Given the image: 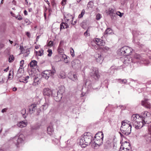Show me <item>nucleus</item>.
Here are the masks:
<instances>
[{"mask_svg": "<svg viewBox=\"0 0 151 151\" xmlns=\"http://www.w3.org/2000/svg\"><path fill=\"white\" fill-rule=\"evenodd\" d=\"M140 116L138 114H133L131 117V123L133 126L137 129L141 128L144 125V123Z\"/></svg>", "mask_w": 151, "mask_h": 151, "instance_id": "1", "label": "nucleus"}, {"mask_svg": "<svg viewBox=\"0 0 151 151\" xmlns=\"http://www.w3.org/2000/svg\"><path fill=\"white\" fill-rule=\"evenodd\" d=\"M132 51V50L131 47L124 46L118 50V54L122 56H127L131 54Z\"/></svg>", "mask_w": 151, "mask_h": 151, "instance_id": "2", "label": "nucleus"}, {"mask_svg": "<svg viewBox=\"0 0 151 151\" xmlns=\"http://www.w3.org/2000/svg\"><path fill=\"white\" fill-rule=\"evenodd\" d=\"M141 116L142 121L144 124H149L151 122V115L147 111H145L142 113Z\"/></svg>", "mask_w": 151, "mask_h": 151, "instance_id": "3", "label": "nucleus"}, {"mask_svg": "<svg viewBox=\"0 0 151 151\" xmlns=\"http://www.w3.org/2000/svg\"><path fill=\"white\" fill-rule=\"evenodd\" d=\"M55 72V68L53 66L51 70H46L44 71L42 73V75L44 78L48 79L50 76L53 77Z\"/></svg>", "mask_w": 151, "mask_h": 151, "instance_id": "4", "label": "nucleus"}, {"mask_svg": "<svg viewBox=\"0 0 151 151\" xmlns=\"http://www.w3.org/2000/svg\"><path fill=\"white\" fill-rule=\"evenodd\" d=\"M121 124L122 126L120 127V129L126 130L129 129V130H131L132 126L130 123V121L125 120L122 122Z\"/></svg>", "mask_w": 151, "mask_h": 151, "instance_id": "5", "label": "nucleus"}, {"mask_svg": "<svg viewBox=\"0 0 151 151\" xmlns=\"http://www.w3.org/2000/svg\"><path fill=\"white\" fill-rule=\"evenodd\" d=\"M90 75L92 78L96 80L98 79L100 77L98 70L95 68L92 67L91 69Z\"/></svg>", "mask_w": 151, "mask_h": 151, "instance_id": "6", "label": "nucleus"}, {"mask_svg": "<svg viewBox=\"0 0 151 151\" xmlns=\"http://www.w3.org/2000/svg\"><path fill=\"white\" fill-rule=\"evenodd\" d=\"M83 136L86 143V145H90L93 139L91 134L90 133L87 132L85 133Z\"/></svg>", "mask_w": 151, "mask_h": 151, "instance_id": "7", "label": "nucleus"}, {"mask_svg": "<svg viewBox=\"0 0 151 151\" xmlns=\"http://www.w3.org/2000/svg\"><path fill=\"white\" fill-rule=\"evenodd\" d=\"M63 92V90L62 91L59 90L57 92L54 91L53 96L56 101H58L60 100L62 97V94Z\"/></svg>", "mask_w": 151, "mask_h": 151, "instance_id": "8", "label": "nucleus"}, {"mask_svg": "<svg viewBox=\"0 0 151 151\" xmlns=\"http://www.w3.org/2000/svg\"><path fill=\"white\" fill-rule=\"evenodd\" d=\"M22 136L23 135L21 134L18 137L16 136L13 137L11 138L10 140L12 141H13L17 146L23 141V139L22 138Z\"/></svg>", "mask_w": 151, "mask_h": 151, "instance_id": "9", "label": "nucleus"}, {"mask_svg": "<svg viewBox=\"0 0 151 151\" xmlns=\"http://www.w3.org/2000/svg\"><path fill=\"white\" fill-rule=\"evenodd\" d=\"M71 66L73 69L76 70L80 68L81 67L80 60L78 59L73 60L71 62Z\"/></svg>", "mask_w": 151, "mask_h": 151, "instance_id": "10", "label": "nucleus"}, {"mask_svg": "<svg viewBox=\"0 0 151 151\" xmlns=\"http://www.w3.org/2000/svg\"><path fill=\"white\" fill-rule=\"evenodd\" d=\"M103 138H101L98 137L97 138H94L93 140L94 141V143L93 144L94 146V148L96 149V147H99L100 145H102L103 142Z\"/></svg>", "mask_w": 151, "mask_h": 151, "instance_id": "11", "label": "nucleus"}, {"mask_svg": "<svg viewBox=\"0 0 151 151\" xmlns=\"http://www.w3.org/2000/svg\"><path fill=\"white\" fill-rule=\"evenodd\" d=\"M54 91L52 90L49 88H45L43 89V94L45 96H53Z\"/></svg>", "mask_w": 151, "mask_h": 151, "instance_id": "12", "label": "nucleus"}, {"mask_svg": "<svg viewBox=\"0 0 151 151\" xmlns=\"http://www.w3.org/2000/svg\"><path fill=\"white\" fill-rule=\"evenodd\" d=\"M28 108L29 113L32 114L35 112L36 109L37 105L35 104H32L29 106Z\"/></svg>", "mask_w": 151, "mask_h": 151, "instance_id": "13", "label": "nucleus"}, {"mask_svg": "<svg viewBox=\"0 0 151 151\" xmlns=\"http://www.w3.org/2000/svg\"><path fill=\"white\" fill-rule=\"evenodd\" d=\"M134 57L135 59H137L138 61L139 60V61H140L141 62H144L145 61L146 62V63L147 64H148L149 63L148 61L147 60L144 58H142L139 55L137 54H135L134 56ZM141 63H142V62Z\"/></svg>", "mask_w": 151, "mask_h": 151, "instance_id": "14", "label": "nucleus"}, {"mask_svg": "<svg viewBox=\"0 0 151 151\" xmlns=\"http://www.w3.org/2000/svg\"><path fill=\"white\" fill-rule=\"evenodd\" d=\"M95 57L97 62L100 63H102L103 58L101 54L96 53L95 54Z\"/></svg>", "mask_w": 151, "mask_h": 151, "instance_id": "15", "label": "nucleus"}, {"mask_svg": "<svg viewBox=\"0 0 151 151\" xmlns=\"http://www.w3.org/2000/svg\"><path fill=\"white\" fill-rule=\"evenodd\" d=\"M147 99H145L144 100L142 101L141 104L146 108L150 109L151 108L150 104L147 101Z\"/></svg>", "mask_w": 151, "mask_h": 151, "instance_id": "16", "label": "nucleus"}, {"mask_svg": "<svg viewBox=\"0 0 151 151\" xmlns=\"http://www.w3.org/2000/svg\"><path fill=\"white\" fill-rule=\"evenodd\" d=\"M121 148H124L125 149L131 150V146L129 143L128 142H125L123 143L120 147Z\"/></svg>", "mask_w": 151, "mask_h": 151, "instance_id": "17", "label": "nucleus"}, {"mask_svg": "<svg viewBox=\"0 0 151 151\" xmlns=\"http://www.w3.org/2000/svg\"><path fill=\"white\" fill-rule=\"evenodd\" d=\"M73 18V17L69 14L66 13L64 15V19L65 21L67 22L71 20V21L72 22Z\"/></svg>", "mask_w": 151, "mask_h": 151, "instance_id": "18", "label": "nucleus"}, {"mask_svg": "<svg viewBox=\"0 0 151 151\" xmlns=\"http://www.w3.org/2000/svg\"><path fill=\"white\" fill-rule=\"evenodd\" d=\"M20 49L21 50L22 53L25 54V56H27L29 53V50L28 49H26L25 50L23 47L20 46Z\"/></svg>", "mask_w": 151, "mask_h": 151, "instance_id": "19", "label": "nucleus"}, {"mask_svg": "<svg viewBox=\"0 0 151 151\" xmlns=\"http://www.w3.org/2000/svg\"><path fill=\"white\" fill-rule=\"evenodd\" d=\"M27 124V122L22 121L18 122L17 123V126L20 128H23L26 127Z\"/></svg>", "mask_w": 151, "mask_h": 151, "instance_id": "20", "label": "nucleus"}, {"mask_svg": "<svg viewBox=\"0 0 151 151\" xmlns=\"http://www.w3.org/2000/svg\"><path fill=\"white\" fill-rule=\"evenodd\" d=\"M79 144L80 145L83 147H85L87 145L83 136L81 137V138L80 139Z\"/></svg>", "mask_w": 151, "mask_h": 151, "instance_id": "21", "label": "nucleus"}, {"mask_svg": "<svg viewBox=\"0 0 151 151\" xmlns=\"http://www.w3.org/2000/svg\"><path fill=\"white\" fill-rule=\"evenodd\" d=\"M93 6V2L92 1H89L87 4L86 9L91 10L92 9Z\"/></svg>", "mask_w": 151, "mask_h": 151, "instance_id": "22", "label": "nucleus"}, {"mask_svg": "<svg viewBox=\"0 0 151 151\" xmlns=\"http://www.w3.org/2000/svg\"><path fill=\"white\" fill-rule=\"evenodd\" d=\"M47 133L50 135L52 134L54 132L53 127L52 125L49 126L47 129Z\"/></svg>", "mask_w": 151, "mask_h": 151, "instance_id": "23", "label": "nucleus"}, {"mask_svg": "<svg viewBox=\"0 0 151 151\" xmlns=\"http://www.w3.org/2000/svg\"><path fill=\"white\" fill-rule=\"evenodd\" d=\"M69 26L66 23L62 22L60 24V29H66L68 28Z\"/></svg>", "mask_w": 151, "mask_h": 151, "instance_id": "24", "label": "nucleus"}, {"mask_svg": "<svg viewBox=\"0 0 151 151\" xmlns=\"http://www.w3.org/2000/svg\"><path fill=\"white\" fill-rule=\"evenodd\" d=\"M121 132L124 135L127 136L129 135L131 132V130L128 129L126 130H122L120 129Z\"/></svg>", "mask_w": 151, "mask_h": 151, "instance_id": "25", "label": "nucleus"}, {"mask_svg": "<svg viewBox=\"0 0 151 151\" xmlns=\"http://www.w3.org/2000/svg\"><path fill=\"white\" fill-rule=\"evenodd\" d=\"M49 105V101H46L44 104L42 105L41 108L43 110H45L47 108Z\"/></svg>", "mask_w": 151, "mask_h": 151, "instance_id": "26", "label": "nucleus"}, {"mask_svg": "<svg viewBox=\"0 0 151 151\" xmlns=\"http://www.w3.org/2000/svg\"><path fill=\"white\" fill-rule=\"evenodd\" d=\"M98 137L101 138H103L104 134L102 132H99L96 134L94 138H98Z\"/></svg>", "mask_w": 151, "mask_h": 151, "instance_id": "27", "label": "nucleus"}, {"mask_svg": "<svg viewBox=\"0 0 151 151\" xmlns=\"http://www.w3.org/2000/svg\"><path fill=\"white\" fill-rule=\"evenodd\" d=\"M69 76L70 78L73 81L76 80L77 79V76L74 73H69Z\"/></svg>", "mask_w": 151, "mask_h": 151, "instance_id": "28", "label": "nucleus"}, {"mask_svg": "<svg viewBox=\"0 0 151 151\" xmlns=\"http://www.w3.org/2000/svg\"><path fill=\"white\" fill-rule=\"evenodd\" d=\"M117 81L121 84H126L127 82V80L125 79H121L120 78L117 79Z\"/></svg>", "mask_w": 151, "mask_h": 151, "instance_id": "29", "label": "nucleus"}, {"mask_svg": "<svg viewBox=\"0 0 151 151\" xmlns=\"http://www.w3.org/2000/svg\"><path fill=\"white\" fill-rule=\"evenodd\" d=\"M39 83H40V82L38 78L35 77L34 78V82L33 83V85L36 86L37 85H38Z\"/></svg>", "mask_w": 151, "mask_h": 151, "instance_id": "30", "label": "nucleus"}, {"mask_svg": "<svg viewBox=\"0 0 151 151\" xmlns=\"http://www.w3.org/2000/svg\"><path fill=\"white\" fill-rule=\"evenodd\" d=\"M63 58L64 59V61L65 63H68L69 60H70V58L68 57L65 55H64L63 56Z\"/></svg>", "mask_w": 151, "mask_h": 151, "instance_id": "31", "label": "nucleus"}, {"mask_svg": "<svg viewBox=\"0 0 151 151\" xmlns=\"http://www.w3.org/2000/svg\"><path fill=\"white\" fill-rule=\"evenodd\" d=\"M116 12V11L114 9L110 8L109 9L108 11V13L110 16Z\"/></svg>", "mask_w": 151, "mask_h": 151, "instance_id": "32", "label": "nucleus"}, {"mask_svg": "<svg viewBox=\"0 0 151 151\" xmlns=\"http://www.w3.org/2000/svg\"><path fill=\"white\" fill-rule=\"evenodd\" d=\"M111 145L108 143L105 144L104 145V148L106 150H109L111 148Z\"/></svg>", "mask_w": 151, "mask_h": 151, "instance_id": "33", "label": "nucleus"}, {"mask_svg": "<svg viewBox=\"0 0 151 151\" xmlns=\"http://www.w3.org/2000/svg\"><path fill=\"white\" fill-rule=\"evenodd\" d=\"M37 62L35 60H32L30 63V66L34 67L37 65Z\"/></svg>", "mask_w": 151, "mask_h": 151, "instance_id": "34", "label": "nucleus"}, {"mask_svg": "<svg viewBox=\"0 0 151 151\" xmlns=\"http://www.w3.org/2000/svg\"><path fill=\"white\" fill-rule=\"evenodd\" d=\"M26 109H23L21 111V113L23 117L25 118L26 117L27 114H26Z\"/></svg>", "mask_w": 151, "mask_h": 151, "instance_id": "35", "label": "nucleus"}, {"mask_svg": "<svg viewBox=\"0 0 151 151\" xmlns=\"http://www.w3.org/2000/svg\"><path fill=\"white\" fill-rule=\"evenodd\" d=\"M5 80V77L3 76H0V84L3 83Z\"/></svg>", "mask_w": 151, "mask_h": 151, "instance_id": "36", "label": "nucleus"}, {"mask_svg": "<svg viewBox=\"0 0 151 151\" xmlns=\"http://www.w3.org/2000/svg\"><path fill=\"white\" fill-rule=\"evenodd\" d=\"M66 77V76L65 72H62L60 74L59 77L62 78H65Z\"/></svg>", "mask_w": 151, "mask_h": 151, "instance_id": "37", "label": "nucleus"}, {"mask_svg": "<svg viewBox=\"0 0 151 151\" xmlns=\"http://www.w3.org/2000/svg\"><path fill=\"white\" fill-rule=\"evenodd\" d=\"M112 20H116V19L117 15L116 12L110 16Z\"/></svg>", "mask_w": 151, "mask_h": 151, "instance_id": "38", "label": "nucleus"}, {"mask_svg": "<svg viewBox=\"0 0 151 151\" xmlns=\"http://www.w3.org/2000/svg\"><path fill=\"white\" fill-rule=\"evenodd\" d=\"M112 32V30L110 28H108L105 31L104 34L105 35L110 34Z\"/></svg>", "mask_w": 151, "mask_h": 151, "instance_id": "39", "label": "nucleus"}, {"mask_svg": "<svg viewBox=\"0 0 151 151\" xmlns=\"http://www.w3.org/2000/svg\"><path fill=\"white\" fill-rule=\"evenodd\" d=\"M85 12V10L84 9H83L82 11L81 12L80 14L78 15V18H81L83 17V15H84Z\"/></svg>", "mask_w": 151, "mask_h": 151, "instance_id": "40", "label": "nucleus"}, {"mask_svg": "<svg viewBox=\"0 0 151 151\" xmlns=\"http://www.w3.org/2000/svg\"><path fill=\"white\" fill-rule=\"evenodd\" d=\"M36 54L39 56H41L43 54V50H41L38 51L36 52Z\"/></svg>", "mask_w": 151, "mask_h": 151, "instance_id": "41", "label": "nucleus"}, {"mask_svg": "<svg viewBox=\"0 0 151 151\" xmlns=\"http://www.w3.org/2000/svg\"><path fill=\"white\" fill-rule=\"evenodd\" d=\"M14 57L13 55H11L9 58V63L12 62L14 60Z\"/></svg>", "mask_w": 151, "mask_h": 151, "instance_id": "42", "label": "nucleus"}, {"mask_svg": "<svg viewBox=\"0 0 151 151\" xmlns=\"http://www.w3.org/2000/svg\"><path fill=\"white\" fill-rule=\"evenodd\" d=\"M124 63V64H129L130 63V60L129 59H128V58L127 57H125Z\"/></svg>", "mask_w": 151, "mask_h": 151, "instance_id": "43", "label": "nucleus"}, {"mask_svg": "<svg viewBox=\"0 0 151 151\" xmlns=\"http://www.w3.org/2000/svg\"><path fill=\"white\" fill-rule=\"evenodd\" d=\"M70 52L72 57H73L75 56V54L74 50L72 48H70Z\"/></svg>", "mask_w": 151, "mask_h": 151, "instance_id": "44", "label": "nucleus"}, {"mask_svg": "<svg viewBox=\"0 0 151 151\" xmlns=\"http://www.w3.org/2000/svg\"><path fill=\"white\" fill-rule=\"evenodd\" d=\"M102 49L105 52H106L109 50L110 48L107 46H105L102 48Z\"/></svg>", "mask_w": 151, "mask_h": 151, "instance_id": "45", "label": "nucleus"}, {"mask_svg": "<svg viewBox=\"0 0 151 151\" xmlns=\"http://www.w3.org/2000/svg\"><path fill=\"white\" fill-rule=\"evenodd\" d=\"M47 52H48V54L47 55L49 57L51 56L52 54V50L50 49H48L47 50Z\"/></svg>", "mask_w": 151, "mask_h": 151, "instance_id": "46", "label": "nucleus"}, {"mask_svg": "<svg viewBox=\"0 0 151 151\" xmlns=\"http://www.w3.org/2000/svg\"><path fill=\"white\" fill-rule=\"evenodd\" d=\"M101 39L99 38H96L94 39V41L95 42V43L98 45V44L99 43Z\"/></svg>", "mask_w": 151, "mask_h": 151, "instance_id": "47", "label": "nucleus"}, {"mask_svg": "<svg viewBox=\"0 0 151 151\" xmlns=\"http://www.w3.org/2000/svg\"><path fill=\"white\" fill-rule=\"evenodd\" d=\"M116 14L117 16V15H118L121 17L122 16L123 14V13H121L119 11H118V12H116Z\"/></svg>", "mask_w": 151, "mask_h": 151, "instance_id": "48", "label": "nucleus"}, {"mask_svg": "<svg viewBox=\"0 0 151 151\" xmlns=\"http://www.w3.org/2000/svg\"><path fill=\"white\" fill-rule=\"evenodd\" d=\"M23 68L22 67H20L18 69V73H21L23 71Z\"/></svg>", "mask_w": 151, "mask_h": 151, "instance_id": "49", "label": "nucleus"}, {"mask_svg": "<svg viewBox=\"0 0 151 151\" xmlns=\"http://www.w3.org/2000/svg\"><path fill=\"white\" fill-rule=\"evenodd\" d=\"M104 43L103 41L102 40H101V39L100 42L98 44V45H99L102 46L104 45Z\"/></svg>", "mask_w": 151, "mask_h": 151, "instance_id": "50", "label": "nucleus"}, {"mask_svg": "<svg viewBox=\"0 0 151 151\" xmlns=\"http://www.w3.org/2000/svg\"><path fill=\"white\" fill-rule=\"evenodd\" d=\"M101 18V15L100 14H97L96 16V19L97 20H99Z\"/></svg>", "mask_w": 151, "mask_h": 151, "instance_id": "51", "label": "nucleus"}, {"mask_svg": "<svg viewBox=\"0 0 151 151\" xmlns=\"http://www.w3.org/2000/svg\"><path fill=\"white\" fill-rule=\"evenodd\" d=\"M25 77H23L20 80V82H23L24 83H27V82H26V81H25V79H24V78Z\"/></svg>", "mask_w": 151, "mask_h": 151, "instance_id": "52", "label": "nucleus"}, {"mask_svg": "<svg viewBox=\"0 0 151 151\" xmlns=\"http://www.w3.org/2000/svg\"><path fill=\"white\" fill-rule=\"evenodd\" d=\"M48 45L50 46H52L53 45V42L52 41H50L48 44Z\"/></svg>", "mask_w": 151, "mask_h": 151, "instance_id": "53", "label": "nucleus"}, {"mask_svg": "<svg viewBox=\"0 0 151 151\" xmlns=\"http://www.w3.org/2000/svg\"><path fill=\"white\" fill-rule=\"evenodd\" d=\"M24 64V60H22L20 62V66L21 67H23V65Z\"/></svg>", "mask_w": 151, "mask_h": 151, "instance_id": "54", "label": "nucleus"}, {"mask_svg": "<svg viewBox=\"0 0 151 151\" xmlns=\"http://www.w3.org/2000/svg\"><path fill=\"white\" fill-rule=\"evenodd\" d=\"M66 0H62L61 2V4L62 5H64L66 4Z\"/></svg>", "mask_w": 151, "mask_h": 151, "instance_id": "55", "label": "nucleus"}, {"mask_svg": "<svg viewBox=\"0 0 151 151\" xmlns=\"http://www.w3.org/2000/svg\"><path fill=\"white\" fill-rule=\"evenodd\" d=\"M120 151H130V150H128L125 149L124 148H121V147H120Z\"/></svg>", "mask_w": 151, "mask_h": 151, "instance_id": "56", "label": "nucleus"}, {"mask_svg": "<svg viewBox=\"0 0 151 151\" xmlns=\"http://www.w3.org/2000/svg\"><path fill=\"white\" fill-rule=\"evenodd\" d=\"M26 35L29 38H30L31 37L30 36V33L29 32H26Z\"/></svg>", "mask_w": 151, "mask_h": 151, "instance_id": "57", "label": "nucleus"}, {"mask_svg": "<svg viewBox=\"0 0 151 151\" xmlns=\"http://www.w3.org/2000/svg\"><path fill=\"white\" fill-rule=\"evenodd\" d=\"M17 18L18 20H21L22 19V17L20 15H19V16L17 17Z\"/></svg>", "mask_w": 151, "mask_h": 151, "instance_id": "58", "label": "nucleus"}, {"mask_svg": "<svg viewBox=\"0 0 151 151\" xmlns=\"http://www.w3.org/2000/svg\"><path fill=\"white\" fill-rule=\"evenodd\" d=\"M7 108H4V109H3L1 110V112L2 113H4L5 112H6L7 110Z\"/></svg>", "mask_w": 151, "mask_h": 151, "instance_id": "59", "label": "nucleus"}, {"mask_svg": "<svg viewBox=\"0 0 151 151\" xmlns=\"http://www.w3.org/2000/svg\"><path fill=\"white\" fill-rule=\"evenodd\" d=\"M88 30H87L84 33V35L85 36H89V34L88 33Z\"/></svg>", "mask_w": 151, "mask_h": 151, "instance_id": "60", "label": "nucleus"}, {"mask_svg": "<svg viewBox=\"0 0 151 151\" xmlns=\"http://www.w3.org/2000/svg\"><path fill=\"white\" fill-rule=\"evenodd\" d=\"M29 78V76H27L24 78V79H25V81H26V82H28L27 80Z\"/></svg>", "mask_w": 151, "mask_h": 151, "instance_id": "61", "label": "nucleus"}, {"mask_svg": "<svg viewBox=\"0 0 151 151\" xmlns=\"http://www.w3.org/2000/svg\"><path fill=\"white\" fill-rule=\"evenodd\" d=\"M95 85L94 84V85H93V89L96 90V89H98L99 88V86H98L96 88L95 87Z\"/></svg>", "mask_w": 151, "mask_h": 151, "instance_id": "62", "label": "nucleus"}, {"mask_svg": "<svg viewBox=\"0 0 151 151\" xmlns=\"http://www.w3.org/2000/svg\"><path fill=\"white\" fill-rule=\"evenodd\" d=\"M41 111L40 109H38L37 112V115H39V114L40 113Z\"/></svg>", "mask_w": 151, "mask_h": 151, "instance_id": "63", "label": "nucleus"}, {"mask_svg": "<svg viewBox=\"0 0 151 151\" xmlns=\"http://www.w3.org/2000/svg\"><path fill=\"white\" fill-rule=\"evenodd\" d=\"M24 13L25 15H27V12L26 10H25L24 12Z\"/></svg>", "mask_w": 151, "mask_h": 151, "instance_id": "64", "label": "nucleus"}]
</instances>
